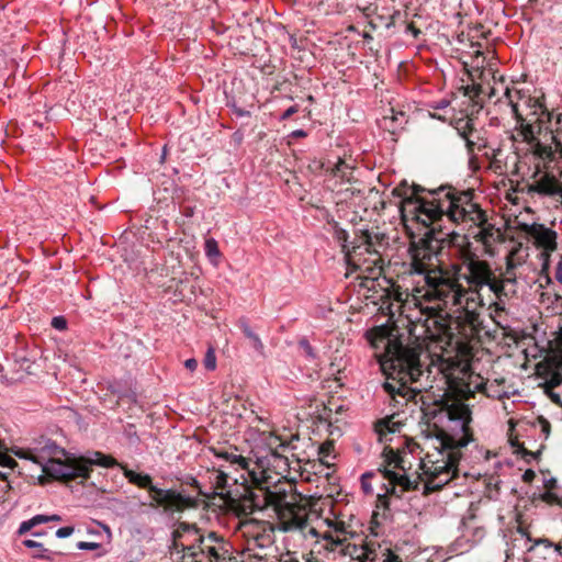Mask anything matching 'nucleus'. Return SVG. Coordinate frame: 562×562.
Instances as JSON below:
<instances>
[{
    "label": "nucleus",
    "instance_id": "obj_1",
    "mask_svg": "<svg viewBox=\"0 0 562 562\" xmlns=\"http://www.w3.org/2000/svg\"><path fill=\"white\" fill-rule=\"evenodd\" d=\"M428 414L432 416V429L426 438L427 452L420 468L427 477L425 487L436 491L460 473L468 474L464 464L470 462L467 452L473 441L469 431L472 413L468 404L456 401Z\"/></svg>",
    "mask_w": 562,
    "mask_h": 562
},
{
    "label": "nucleus",
    "instance_id": "obj_2",
    "mask_svg": "<svg viewBox=\"0 0 562 562\" xmlns=\"http://www.w3.org/2000/svg\"><path fill=\"white\" fill-rule=\"evenodd\" d=\"M425 189L404 180L392 190L393 196L401 199L402 210L412 206V212L424 225H436L445 217L454 224L463 222L475 224L483 216L480 206L472 201L471 191H458L441 186L429 190V198L420 196Z\"/></svg>",
    "mask_w": 562,
    "mask_h": 562
},
{
    "label": "nucleus",
    "instance_id": "obj_3",
    "mask_svg": "<svg viewBox=\"0 0 562 562\" xmlns=\"http://www.w3.org/2000/svg\"><path fill=\"white\" fill-rule=\"evenodd\" d=\"M446 238L435 233V228L409 247L411 262L405 273L417 278L415 291L424 296L448 303H460L461 294L453 291L458 282L446 278L442 269Z\"/></svg>",
    "mask_w": 562,
    "mask_h": 562
},
{
    "label": "nucleus",
    "instance_id": "obj_4",
    "mask_svg": "<svg viewBox=\"0 0 562 562\" xmlns=\"http://www.w3.org/2000/svg\"><path fill=\"white\" fill-rule=\"evenodd\" d=\"M422 346H408L398 339H387L385 353L380 359V367L386 376L382 389L389 397L390 415L398 416L403 407L414 400L417 389L408 383H417L430 370L424 369L420 361Z\"/></svg>",
    "mask_w": 562,
    "mask_h": 562
},
{
    "label": "nucleus",
    "instance_id": "obj_5",
    "mask_svg": "<svg viewBox=\"0 0 562 562\" xmlns=\"http://www.w3.org/2000/svg\"><path fill=\"white\" fill-rule=\"evenodd\" d=\"M92 465L111 469L120 465L117 461L100 451H88L81 456H71L66 460L50 458L42 464V471L54 480L90 479Z\"/></svg>",
    "mask_w": 562,
    "mask_h": 562
},
{
    "label": "nucleus",
    "instance_id": "obj_6",
    "mask_svg": "<svg viewBox=\"0 0 562 562\" xmlns=\"http://www.w3.org/2000/svg\"><path fill=\"white\" fill-rule=\"evenodd\" d=\"M383 456H385L384 464L378 469V474L386 483H382L384 492L378 494V499L383 507H389L390 496L401 498L403 492L417 488L418 482L407 474L404 457L390 447L384 448Z\"/></svg>",
    "mask_w": 562,
    "mask_h": 562
},
{
    "label": "nucleus",
    "instance_id": "obj_7",
    "mask_svg": "<svg viewBox=\"0 0 562 562\" xmlns=\"http://www.w3.org/2000/svg\"><path fill=\"white\" fill-rule=\"evenodd\" d=\"M188 549L192 562H228L232 554L231 543L214 531L199 535Z\"/></svg>",
    "mask_w": 562,
    "mask_h": 562
},
{
    "label": "nucleus",
    "instance_id": "obj_8",
    "mask_svg": "<svg viewBox=\"0 0 562 562\" xmlns=\"http://www.w3.org/2000/svg\"><path fill=\"white\" fill-rule=\"evenodd\" d=\"M127 481L140 488L149 491L151 499L160 506L172 504L180 499V494L175 490L159 488L153 484V479L147 473L136 472L120 465Z\"/></svg>",
    "mask_w": 562,
    "mask_h": 562
},
{
    "label": "nucleus",
    "instance_id": "obj_9",
    "mask_svg": "<svg viewBox=\"0 0 562 562\" xmlns=\"http://www.w3.org/2000/svg\"><path fill=\"white\" fill-rule=\"evenodd\" d=\"M274 530L282 532H297L305 539L308 537H318V531L316 528L308 524L307 517L305 515L295 514L292 512H290L288 516L284 514L279 516V519L274 526Z\"/></svg>",
    "mask_w": 562,
    "mask_h": 562
},
{
    "label": "nucleus",
    "instance_id": "obj_10",
    "mask_svg": "<svg viewBox=\"0 0 562 562\" xmlns=\"http://www.w3.org/2000/svg\"><path fill=\"white\" fill-rule=\"evenodd\" d=\"M540 546H543L544 549H552V543L548 539H537L532 540V538L521 528H517L514 533L510 542V547L506 551L507 558L518 555H524L527 552H531L537 550Z\"/></svg>",
    "mask_w": 562,
    "mask_h": 562
},
{
    "label": "nucleus",
    "instance_id": "obj_11",
    "mask_svg": "<svg viewBox=\"0 0 562 562\" xmlns=\"http://www.w3.org/2000/svg\"><path fill=\"white\" fill-rule=\"evenodd\" d=\"M326 541L325 548L333 553H338L342 557H349L352 560L363 561V554L366 552L364 544H356L347 541L346 538H340L331 532H326L323 536Z\"/></svg>",
    "mask_w": 562,
    "mask_h": 562
},
{
    "label": "nucleus",
    "instance_id": "obj_12",
    "mask_svg": "<svg viewBox=\"0 0 562 562\" xmlns=\"http://www.w3.org/2000/svg\"><path fill=\"white\" fill-rule=\"evenodd\" d=\"M524 232L533 239V244L538 248H542L546 252L557 249V233L543 224H524Z\"/></svg>",
    "mask_w": 562,
    "mask_h": 562
},
{
    "label": "nucleus",
    "instance_id": "obj_13",
    "mask_svg": "<svg viewBox=\"0 0 562 562\" xmlns=\"http://www.w3.org/2000/svg\"><path fill=\"white\" fill-rule=\"evenodd\" d=\"M453 291H458L461 294L460 303H449L459 310L464 311L470 319H474L476 316V310L483 305V299L477 291H468L461 284L457 283Z\"/></svg>",
    "mask_w": 562,
    "mask_h": 562
},
{
    "label": "nucleus",
    "instance_id": "obj_14",
    "mask_svg": "<svg viewBox=\"0 0 562 562\" xmlns=\"http://www.w3.org/2000/svg\"><path fill=\"white\" fill-rule=\"evenodd\" d=\"M488 277H492L491 270L479 263L469 265L468 271L460 274V279L464 280L469 284V289L467 290L477 292L485 286Z\"/></svg>",
    "mask_w": 562,
    "mask_h": 562
},
{
    "label": "nucleus",
    "instance_id": "obj_15",
    "mask_svg": "<svg viewBox=\"0 0 562 562\" xmlns=\"http://www.w3.org/2000/svg\"><path fill=\"white\" fill-rule=\"evenodd\" d=\"M395 415H386L374 424V430L380 442H386L390 440L387 438L389 435H394L401 431L404 423L400 419H395Z\"/></svg>",
    "mask_w": 562,
    "mask_h": 562
},
{
    "label": "nucleus",
    "instance_id": "obj_16",
    "mask_svg": "<svg viewBox=\"0 0 562 562\" xmlns=\"http://www.w3.org/2000/svg\"><path fill=\"white\" fill-rule=\"evenodd\" d=\"M238 326L244 334V336L248 339L250 347L261 357L265 356V346L261 341L260 337L252 330L248 321L245 317H241L238 321Z\"/></svg>",
    "mask_w": 562,
    "mask_h": 562
},
{
    "label": "nucleus",
    "instance_id": "obj_17",
    "mask_svg": "<svg viewBox=\"0 0 562 562\" xmlns=\"http://www.w3.org/2000/svg\"><path fill=\"white\" fill-rule=\"evenodd\" d=\"M562 383V360H559L557 364V371L552 374L551 379L543 385L544 393L554 403L562 406L561 396L555 393L552 389Z\"/></svg>",
    "mask_w": 562,
    "mask_h": 562
},
{
    "label": "nucleus",
    "instance_id": "obj_18",
    "mask_svg": "<svg viewBox=\"0 0 562 562\" xmlns=\"http://www.w3.org/2000/svg\"><path fill=\"white\" fill-rule=\"evenodd\" d=\"M529 193H538L540 195L560 196L562 198V187L558 186L554 180H541L528 188Z\"/></svg>",
    "mask_w": 562,
    "mask_h": 562
},
{
    "label": "nucleus",
    "instance_id": "obj_19",
    "mask_svg": "<svg viewBox=\"0 0 562 562\" xmlns=\"http://www.w3.org/2000/svg\"><path fill=\"white\" fill-rule=\"evenodd\" d=\"M22 544L29 549H36L37 551L33 554V558L35 559H43L47 561H54L55 555H58L59 553L56 551H52L49 549L44 548L42 542H38L33 539H24L22 541Z\"/></svg>",
    "mask_w": 562,
    "mask_h": 562
},
{
    "label": "nucleus",
    "instance_id": "obj_20",
    "mask_svg": "<svg viewBox=\"0 0 562 562\" xmlns=\"http://www.w3.org/2000/svg\"><path fill=\"white\" fill-rule=\"evenodd\" d=\"M289 448L290 442H281L278 448L271 449L269 453V463L273 467L282 468L283 470L290 468L288 458L280 451H285Z\"/></svg>",
    "mask_w": 562,
    "mask_h": 562
},
{
    "label": "nucleus",
    "instance_id": "obj_21",
    "mask_svg": "<svg viewBox=\"0 0 562 562\" xmlns=\"http://www.w3.org/2000/svg\"><path fill=\"white\" fill-rule=\"evenodd\" d=\"M401 12L398 10H394L393 13L386 15H376L375 19L370 20L369 24L373 30L379 29L380 26H384L390 29L395 25L396 21L401 19Z\"/></svg>",
    "mask_w": 562,
    "mask_h": 562
},
{
    "label": "nucleus",
    "instance_id": "obj_22",
    "mask_svg": "<svg viewBox=\"0 0 562 562\" xmlns=\"http://www.w3.org/2000/svg\"><path fill=\"white\" fill-rule=\"evenodd\" d=\"M366 552L363 554V561L362 562H383V559L386 558V555H383L386 553L387 549H384L383 552L380 551V546L378 548L373 543H364Z\"/></svg>",
    "mask_w": 562,
    "mask_h": 562
},
{
    "label": "nucleus",
    "instance_id": "obj_23",
    "mask_svg": "<svg viewBox=\"0 0 562 562\" xmlns=\"http://www.w3.org/2000/svg\"><path fill=\"white\" fill-rule=\"evenodd\" d=\"M123 436L126 439L128 446L133 448L135 452H139L140 438L134 424H127L124 426Z\"/></svg>",
    "mask_w": 562,
    "mask_h": 562
},
{
    "label": "nucleus",
    "instance_id": "obj_24",
    "mask_svg": "<svg viewBox=\"0 0 562 562\" xmlns=\"http://www.w3.org/2000/svg\"><path fill=\"white\" fill-rule=\"evenodd\" d=\"M454 128L457 131V134L464 140L470 137H473L474 133H476V130L473 126V122L470 119L469 120H459L456 123Z\"/></svg>",
    "mask_w": 562,
    "mask_h": 562
},
{
    "label": "nucleus",
    "instance_id": "obj_25",
    "mask_svg": "<svg viewBox=\"0 0 562 562\" xmlns=\"http://www.w3.org/2000/svg\"><path fill=\"white\" fill-rule=\"evenodd\" d=\"M483 392L485 393V395L487 397H491V398L503 400V398L509 397L508 392L501 390L497 380H495L494 382H491V383H485L483 385Z\"/></svg>",
    "mask_w": 562,
    "mask_h": 562
},
{
    "label": "nucleus",
    "instance_id": "obj_26",
    "mask_svg": "<svg viewBox=\"0 0 562 562\" xmlns=\"http://www.w3.org/2000/svg\"><path fill=\"white\" fill-rule=\"evenodd\" d=\"M180 537V532L178 530L172 532V542L169 546L171 554H181L183 559H190L189 549L190 544L186 546L183 543H179L177 538Z\"/></svg>",
    "mask_w": 562,
    "mask_h": 562
},
{
    "label": "nucleus",
    "instance_id": "obj_27",
    "mask_svg": "<svg viewBox=\"0 0 562 562\" xmlns=\"http://www.w3.org/2000/svg\"><path fill=\"white\" fill-rule=\"evenodd\" d=\"M220 457L225 459L226 461H228L232 465H236L239 469L248 470V468H249L248 460L240 454H235L232 452H223L220 454Z\"/></svg>",
    "mask_w": 562,
    "mask_h": 562
},
{
    "label": "nucleus",
    "instance_id": "obj_28",
    "mask_svg": "<svg viewBox=\"0 0 562 562\" xmlns=\"http://www.w3.org/2000/svg\"><path fill=\"white\" fill-rule=\"evenodd\" d=\"M76 548L81 551H97L95 557L102 558L108 553V550L102 548L99 542H89V541H79L76 544Z\"/></svg>",
    "mask_w": 562,
    "mask_h": 562
},
{
    "label": "nucleus",
    "instance_id": "obj_29",
    "mask_svg": "<svg viewBox=\"0 0 562 562\" xmlns=\"http://www.w3.org/2000/svg\"><path fill=\"white\" fill-rule=\"evenodd\" d=\"M216 485L221 488L231 487L237 484L238 477H233L229 473L224 470H218L215 475Z\"/></svg>",
    "mask_w": 562,
    "mask_h": 562
},
{
    "label": "nucleus",
    "instance_id": "obj_30",
    "mask_svg": "<svg viewBox=\"0 0 562 562\" xmlns=\"http://www.w3.org/2000/svg\"><path fill=\"white\" fill-rule=\"evenodd\" d=\"M15 364L18 366L19 371H24L27 374H33V367L35 362L26 357L24 353L15 355Z\"/></svg>",
    "mask_w": 562,
    "mask_h": 562
},
{
    "label": "nucleus",
    "instance_id": "obj_31",
    "mask_svg": "<svg viewBox=\"0 0 562 562\" xmlns=\"http://www.w3.org/2000/svg\"><path fill=\"white\" fill-rule=\"evenodd\" d=\"M334 237L340 244L342 251L348 254L349 252V248H348L349 233L345 228H342V227L338 226V224H336L334 227Z\"/></svg>",
    "mask_w": 562,
    "mask_h": 562
},
{
    "label": "nucleus",
    "instance_id": "obj_32",
    "mask_svg": "<svg viewBox=\"0 0 562 562\" xmlns=\"http://www.w3.org/2000/svg\"><path fill=\"white\" fill-rule=\"evenodd\" d=\"M512 447L516 449V453L521 454L522 458L529 463L531 460H536L540 453L541 449L536 452L528 451L524 446H521L518 440H512Z\"/></svg>",
    "mask_w": 562,
    "mask_h": 562
},
{
    "label": "nucleus",
    "instance_id": "obj_33",
    "mask_svg": "<svg viewBox=\"0 0 562 562\" xmlns=\"http://www.w3.org/2000/svg\"><path fill=\"white\" fill-rule=\"evenodd\" d=\"M518 267V263L514 261L512 258H507L506 268H505V278L503 279L505 283L516 284L517 278L515 270Z\"/></svg>",
    "mask_w": 562,
    "mask_h": 562
},
{
    "label": "nucleus",
    "instance_id": "obj_34",
    "mask_svg": "<svg viewBox=\"0 0 562 562\" xmlns=\"http://www.w3.org/2000/svg\"><path fill=\"white\" fill-rule=\"evenodd\" d=\"M394 113L393 110H391ZM385 127L389 128L392 133H395L397 126H395L396 122H400V125L406 122L405 114L403 112H398L397 114H393L391 117L384 116L383 119Z\"/></svg>",
    "mask_w": 562,
    "mask_h": 562
},
{
    "label": "nucleus",
    "instance_id": "obj_35",
    "mask_svg": "<svg viewBox=\"0 0 562 562\" xmlns=\"http://www.w3.org/2000/svg\"><path fill=\"white\" fill-rule=\"evenodd\" d=\"M109 390L111 391V393L117 395L119 398L128 397L133 402H136L135 393L124 390L119 382L111 383L109 385Z\"/></svg>",
    "mask_w": 562,
    "mask_h": 562
},
{
    "label": "nucleus",
    "instance_id": "obj_36",
    "mask_svg": "<svg viewBox=\"0 0 562 562\" xmlns=\"http://www.w3.org/2000/svg\"><path fill=\"white\" fill-rule=\"evenodd\" d=\"M505 282L504 280H501L499 282L493 281L491 277L487 279V283L485 286H488L490 291L493 292L497 299H502V296H505Z\"/></svg>",
    "mask_w": 562,
    "mask_h": 562
},
{
    "label": "nucleus",
    "instance_id": "obj_37",
    "mask_svg": "<svg viewBox=\"0 0 562 562\" xmlns=\"http://www.w3.org/2000/svg\"><path fill=\"white\" fill-rule=\"evenodd\" d=\"M204 251L205 256L210 259L217 258L221 255L217 241L214 238H209L205 240Z\"/></svg>",
    "mask_w": 562,
    "mask_h": 562
},
{
    "label": "nucleus",
    "instance_id": "obj_38",
    "mask_svg": "<svg viewBox=\"0 0 562 562\" xmlns=\"http://www.w3.org/2000/svg\"><path fill=\"white\" fill-rule=\"evenodd\" d=\"M376 473L373 471L364 472L360 477L361 488L364 494H371L373 493V487L370 483V480L375 477Z\"/></svg>",
    "mask_w": 562,
    "mask_h": 562
},
{
    "label": "nucleus",
    "instance_id": "obj_39",
    "mask_svg": "<svg viewBox=\"0 0 562 562\" xmlns=\"http://www.w3.org/2000/svg\"><path fill=\"white\" fill-rule=\"evenodd\" d=\"M98 525L101 528V530L94 529V528H88L87 533L90 536H93V537H101L102 532H104L106 535V540L110 542L112 539V531H111L110 527L102 522H98Z\"/></svg>",
    "mask_w": 562,
    "mask_h": 562
},
{
    "label": "nucleus",
    "instance_id": "obj_40",
    "mask_svg": "<svg viewBox=\"0 0 562 562\" xmlns=\"http://www.w3.org/2000/svg\"><path fill=\"white\" fill-rule=\"evenodd\" d=\"M428 360H429V356L427 353H425L424 350L422 349L420 361L424 363V369L431 371L429 363H427ZM430 374H431V372L428 374V378H427V374L424 375L422 378V380L418 382L422 387H426L428 385H429V387H432V384H429Z\"/></svg>",
    "mask_w": 562,
    "mask_h": 562
},
{
    "label": "nucleus",
    "instance_id": "obj_41",
    "mask_svg": "<svg viewBox=\"0 0 562 562\" xmlns=\"http://www.w3.org/2000/svg\"><path fill=\"white\" fill-rule=\"evenodd\" d=\"M461 89L463 91V94L472 100L479 98L483 92V88L480 85H468L463 86Z\"/></svg>",
    "mask_w": 562,
    "mask_h": 562
},
{
    "label": "nucleus",
    "instance_id": "obj_42",
    "mask_svg": "<svg viewBox=\"0 0 562 562\" xmlns=\"http://www.w3.org/2000/svg\"><path fill=\"white\" fill-rule=\"evenodd\" d=\"M203 364L206 370L213 371L216 368V356L213 348H209L205 352Z\"/></svg>",
    "mask_w": 562,
    "mask_h": 562
},
{
    "label": "nucleus",
    "instance_id": "obj_43",
    "mask_svg": "<svg viewBox=\"0 0 562 562\" xmlns=\"http://www.w3.org/2000/svg\"><path fill=\"white\" fill-rule=\"evenodd\" d=\"M299 347L302 349L306 358L311 360L316 359V352L306 338H302L299 341Z\"/></svg>",
    "mask_w": 562,
    "mask_h": 562
},
{
    "label": "nucleus",
    "instance_id": "obj_44",
    "mask_svg": "<svg viewBox=\"0 0 562 562\" xmlns=\"http://www.w3.org/2000/svg\"><path fill=\"white\" fill-rule=\"evenodd\" d=\"M226 105L233 111V113L237 116V117H246V116H250V112L248 110H245V109H241L239 108L237 104H236V101L233 99V100H228L226 102Z\"/></svg>",
    "mask_w": 562,
    "mask_h": 562
},
{
    "label": "nucleus",
    "instance_id": "obj_45",
    "mask_svg": "<svg viewBox=\"0 0 562 562\" xmlns=\"http://www.w3.org/2000/svg\"><path fill=\"white\" fill-rule=\"evenodd\" d=\"M542 499L546 502V503H549V504H559L561 503V497L554 493L553 491H546L542 495H541Z\"/></svg>",
    "mask_w": 562,
    "mask_h": 562
},
{
    "label": "nucleus",
    "instance_id": "obj_46",
    "mask_svg": "<svg viewBox=\"0 0 562 562\" xmlns=\"http://www.w3.org/2000/svg\"><path fill=\"white\" fill-rule=\"evenodd\" d=\"M75 532L74 526H65L60 527L56 530L55 536L59 539H65L70 537Z\"/></svg>",
    "mask_w": 562,
    "mask_h": 562
},
{
    "label": "nucleus",
    "instance_id": "obj_47",
    "mask_svg": "<svg viewBox=\"0 0 562 562\" xmlns=\"http://www.w3.org/2000/svg\"><path fill=\"white\" fill-rule=\"evenodd\" d=\"M538 423L541 427V432L542 435L544 436L546 439L549 438L550 436V431H551V424L548 419H546L544 417L540 416L538 418Z\"/></svg>",
    "mask_w": 562,
    "mask_h": 562
},
{
    "label": "nucleus",
    "instance_id": "obj_48",
    "mask_svg": "<svg viewBox=\"0 0 562 562\" xmlns=\"http://www.w3.org/2000/svg\"><path fill=\"white\" fill-rule=\"evenodd\" d=\"M50 324L57 330H64L67 328V321L64 316L53 317Z\"/></svg>",
    "mask_w": 562,
    "mask_h": 562
},
{
    "label": "nucleus",
    "instance_id": "obj_49",
    "mask_svg": "<svg viewBox=\"0 0 562 562\" xmlns=\"http://www.w3.org/2000/svg\"><path fill=\"white\" fill-rule=\"evenodd\" d=\"M33 528H34V525H33L31 518L27 520H23L19 526L18 535H24V533L31 531Z\"/></svg>",
    "mask_w": 562,
    "mask_h": 562
},
{
    "label": "nucleus",
    "instance_id": "obj_50",
    "mask_svg": "<svg viewBox=\"0 0 562 562\" xmlns=\"http://www.w3.org/2000/svg\"><path fill=\"white\" fill-rule=\"evenodd\" d=\"M450 105V101L448 99H441L438 101H434L430 103V108L434 110H443Z\"/></svg>",
    "mask_w": 562,
    "mask_h": 562
},
{
    "label": "nucleus",
    "instance_id": "obj_51",
    "mask_svg": "<svg viewBox=\"0 0 562 562\" xmlns=\"http://www.w3.org/2000/svg\"><path fill=\"white\" fill-rule=\"evenodd\" d=\"M297 112V106L296 105H293V106H290L289 109H286L280 116V120H288L289 117H291L294 113Z\"/></svg>",
    "mask_w": 562,
    "mask_h": 562
},
{
    "label": "nucleus",
    "instance_id": "obj_52",
    "mask_svg": "<svg viewBox=\"0 0 562 562\" xmlns=\"http://www.w3.org/2000/svg\"><path fill=\"white\" fill-rule=\"evenodd\" d=\"M34 527L38 526V525H42V524H47L46 522V515L44 514H38V515H35L31 518Z\"/></svg>",
    "mask_w": 562,
    "mask_h": 562
},
{
    "label": "nucleus",
    "instance_id": "obj_53",
    "mask_svg": "<svg viewBox=\"0 0 562 562\" xmlns=\"http://www.w3.org/2000/svg\"><path fill=\"white\" fill-rule=\"evenodd\" d=\"M383 555H386V558L383 559V562H402L401 559L391 550H386V553H384Z\"/></svg>",
    "mask_w": 562,
    "mask_h": 562
},
{
    "label": "nucleus",
    "instance_id": "obj_54",
    "mask_svg": "<svg viewBox=\"0 0 562 562\" xmlns=\"http://www.w3.org/2000/svg\"><path fill=\"white\" fill-rule=\"evenodd\" d=\"M184 367L189 371L193 372L198 367V361L194 358L187 359L184 361Z\"/></svg>",
    "mask_w": 562,
    "mask_h": 562
},
{
    "label": "nucleus",
    "instance_id": "obj_55",
    "mask_svg": "<svg viewBox=\"0 0 562 562\" xmlns=\"http://www.w3.org/2000/svg\"><path fill=\"white\" fill-rule=\"evenodd\" d=\"M536 476V473L535 471L528 469L524 472L522 474V480L526 482V483H530Z\"/></svg>",
    "mask_w": 562,
    "mask_h": 562
},
{
    "label": "nucleus",
    "instance_id": "obj_56",
    "mask_svg": "<svg viewBox=\"0 0 562 562\" xmlns=\"http://www.w3.org/2000/svg\"><path fill=\"white\" fill-rule=\"evenodd\" d=\"M555 280L562 284V259L558 262L555 268Z\"/></svg>",
    "mask_w": 562,
    "mask_h": 562
},
{
    "label": "nucleus",
    "instance_id": "obj_57",
    "mask_svg": "<svg viewBox=\"0 0 562 562\" xmlns=\"http://www.w3.org/2000/svg\"><path fill=\"white\" fill-rule=\"evenodd\" d=\"M464 142H465V147H467L468 154H472L476 146L475 140H473L472 137H470V138L465 139Z\"/></svg>",
    "mask_w": 562,
    "mask_h": 562
},
{
    "label": "nucleus",
    "instance_id": "obj_58",
    "mask_svg": "<svg viewBox=\"0 0 562 562\" xmlns=\"http://www.w3.org/2000/svg\"><path fill=\"white\" fill-rule=\"evenodd\" d=\"M491 307H494L495 312H503L505 310V304L502 302V299H498V301L491 304Z\"/></svg>",
    "mask_w": 562,
    "mask_h": 562
},
{
    "label": "nucleus",
    "instance_id": "obj_59",
    "mask_svg": "<svg viewBox=\"0 0 562 562\" xmlns=\"http://www.w3.org/2000/svg\"><path fill=\"white\" fill-rule=\"evenodd\" d=\"M406 33H411L415 38L418 37L420 31L416 29L413 24L406 25Z\"/></svg>",
    "mask_w": 562,
    "mask_h": 562
},
{
    "label": "nucleus",
    "instance_id": "obj_60",
    "mask_svg": "<svg viewBox=\"0 0 562 562\" xmlns=\"http://www.w3.org/2000/svg\"><path fill=\"white\" fill-rule=\"evenodd\" d=\"M547 491H553L557 487V480L554 477H550L544 482Z\"/></svg>",
    "mask_w": 562,
    "mask_h": 562
},
{
    "label": "nucleus",
    "instance_id": "obj_61",
    "mask_svg": "<svg viewBox=\"0 0 562 562\" xmlns=\"http://www.w3.org/2000/svg\"><path fill=\"white\" fill-rule=\"evenodd\" d=\"M307 135V133L304 131V130H294L290 133V137H294V138H301V137H305Z\"/></svg>",
    "mask_w": 562,
    "mask_h": 562
},
{
    "label": "nucleus",
    "instance_id": "obj_62",
    "mask_svg": "<svg viewBox=\"0 0 562 562\" xmlns=\"http://www.w3.org/2000/svg\"><path fill=\"white\" fill-rule=\"evenodd\" d=\"M233 139L235 143L240 144L244 139V133L241 131L234 132Z\"/></svg>",
    "mask_w": 562,
    "mask_h": 562
},
{
    "label": "nucleus",
    "instance_id": "obj_63",
    "mask_svg": "<svg viewBox=\"0 0 562 562\" xmlns=\"http://www.w3.org/2000/svg\"><path fill=\"white\" fill-rule=\"evenodd\" d=\"M60 520H61V517L57 514L46 515V522L60 521Z\"/></svg>",
    "mask_w": 562,
    "mask_h": 562
},
{
    "label": "nucleus",
    "instance_id": "obj_64",
    "mask_svg": "<svg viewBox=\"0 0 562 562\" xmlns=\"http://www.w3.org/2000/svg\"><path fill=\"white\" fill-rule=\"evenodd\" d=\"M183 215L187 216V217H191L193 215V207L192 206H187L183 210Z\"/></svg>",
    "mask_w": 562,
    "mask_h": 562
}]
</instances>
